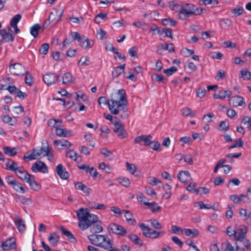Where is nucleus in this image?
Segmentation results:
<instances>
[{
	"label": "nucleus",
	"mask_w": 251,
	"mask_h": 251,
	"mask_svg": "<svg viewBox=\"0 0 251 251\" xmlns=\"http://www.w3.org/2000/svg\"><path fill=\"white\" fill-rule=\"evenodd\" d=\"M98 102L100 105L102 103L107 105L111 113L117 115L120 111H122L123 113L121 114L120 118L125 119L128 117L127 113V100L125 90L121 89L116 92L113 93L109 100L107 99L105 97H100Z\"/></svg>",
	"instance_id": "f257e3e1"
},
{
	"label": "nucleus",
	"mask_w": 251,
	"mask_h": 251,
	"mask_svg": "<svg viewBox=\"0 0 251 251\" xmlns=\"http://www.w3.org/2000/svg\"><path fill=\"white\" fill-rule=\"evenodd\" d=\"M76 215L79 221L78 226L82 230L90 227V230L92 234L102 231L101 222H98V217L96 215L90 214L88 208L78 209L76 211Z\"/></svg>",
	"instance_id": "f03ea898"
},
{
	"label": "nucleus",
	"mask_w": 251,
	"mask_h": 251,
	"mask_svg": "<svg viewBox=\"0 0 251 251\" xmlns=\"http://www.w3.org/2000/svg\"><path fill=\"white\" fill-rule=\"evenodd\" d=\"M14 172L17 176L23 181L29 184L30 188L36 191L41 189V185L35 180L34 176L28 174L23 167L16 168Z\"/></svg>",
	"instance_id": "7ed1b4c3"
},
{
	"label": "nucleus",
	"mask_w": 251,
	"mask_h": 251,
	"mask_svg": "<svg viewBox=\"0 0 251 251\" xmlns=\"http://www.w3.org/2000/svg\"><path fill=\"white\" fill-rule=\"evenodd\" d=\"M203 12L201 8H197L192 3H185L180 5V9L178 14L179 18L184 20L192 15H199Z\"/></svg>",
	"instance_id": "20e7f679"
},
{
	"label": "nucleus",
	"mask_w": 251,
	"mask_h": 251,
	"mask_svg": "<svg viewBox=\"0 0 251 251\" xmlns=\"http://www.w3.org/2000/svg\"><path fill=\"white\" fill-rule=\"evenodd\" d=\"M31 153L28 154V152H26L24 156V159H27L28 161L34 160L40 155L43 156H49L50 153V148L48 147L46 149L44 147H41L40 149L34 148L30 151Z\"/></svg>",
	"instance_id": "39448f33"
},
{
	"label": "nucleus",
	"mask_w": 251,
	"mask_h": 251,
	"mask_svg": "<svg viewBox=\"0 0 251 251\" xmlns=\"http://www.w3.org/2000/svg\"><path fill=\"white\" fill-rule=\"evenodd\" d=\"M9 71L13 75H23L25 74V68L20 63H16L10 65Z\"/></svg>",
	"instance_id": "423d86ee"
},
{
	"label": "nucleus",
	"mask_w": 251,
	"mask_h": 251,
	"mask_svg": "<svg viewBox=\"0 0 251 251\" xmlns=\"http://www.w3.org/2000/svg\"><path fill=\"white\" fill-rule=\"evenodd\" d=\"M108 230L113 233L123 236L126 234V230L121 226L116 223H112L108 226Z\"/></svg>",
	"instance_id": "0eeeda50"
},
{
	"label": "nucleus",
	"mask_w": 251,
	"mask_h": 251,
	"mask_svg": "<svg viewBox=\"0 0 251 251\" xmlns=\"http://www.w3.org/2000/svg\"><path fill=\"white\" fill-rule=\"evenodd\" d=\"M229 103L231 107H237L238 106L245 107V106L244 98L238 95L231 97L229 99Z\"/></svg>",
	"instance_id": "6e6552de"
},
{
	"label": "nucleus",
	"mask_w": 251,
	"mask_h": 251,
	"mask_svg": "<svg viewBox=\"0 0 251 251\" xmlns=\"http://www.w3.org/2000/svg\"><path fill=\"white\" fill-rule=\"evenodd\" d=\"M59 75L52 73H48L43 76V81L48 86L56 82L59 79Z\"/></svg>",
	"instance_id": "1a4fd4ad"
},
{
	"label": "nucleus",
	"mask_w": 251,
	"mask_h": 251,
	"mask_svg": "<svg viewBox=\"0 0 251 251\" xmlns=\"http://www.w3.org/2000/svg\"><path fill=\"white\" fill-rule=\"evenodd\" d=\"M31 170L33 172H40L43 173H46L48 172V167L46 165L41 161L38 160L34 163Z\"/></svg>",
	"instance_id": "9d476101"
},
{
	"label": "nucleus",
	"mask_w": 251,
	"mask_h": 251,
	"mask_svg": "<svg viewBox=\"0 0 251 251\" xmlns=\"http://www.w3.org/2000/svg\"><path fill=\"white\" fill-rule=\"evenodd\" d=\"M0 42L4 41L5 42H12L14 41L15 33H10L5 29H0Z\"/></svg>",
	"instance_id": "9b49d317"
},
{
	"label": "nucleus",
	"mask_w": 251,
	"mask_h": 251,
	"mask_svg": "<svg viewBox=\"0 0 251 251\" xmlns=\"http://www.w3.org/2000/svg\"><path fill=\"white\" fill-rule=\"evenodd\" d=\"M114 131L122 139H123L127 136V133L124 128V126L122 123L115 124Z\"/></svg>",
	"instance_id": "f8f14e48"
},
{
	"label": "nucleus",
	"mask_w": 251,
	"mask_h": 251,
	"mask_svg": "<svg viewBox=\"0 0 251 251\" xmlns=\"http://www.w3.org/2000/svg\"><path fill=\"white\" fill-rule=\"evenodd\" d=\"M78 168L80 170H83L86 174H89L92 176L95 179L97 176L99 174L97 169L94 167H90L85 165H81L78 166Z\"/></svg>",
	"instance_id": "ddd939ff"
},
{
	"label": "nucleus",
	"mask_w": 251,
	"mask_h": 251,
	"mask_svg": "<svg viewBox=\"0 0 251 251\" xmlns=\"http://www.w3.org/2000/svg\"><path fill=\"white\" fill-rule=\"evenodd\" d=\"M16 247L15 239L13 238H10L8 240L1 243V247L4 251L14 249Z\"/></svg>",
	"instance_id": "4468645a"
},
{
	"label": "nucleus",
	"mask_w": 251,
	"mask_h": 251,
	"mask_svg": "<svg viewBox=\"0 0 251 251\" xmlns=\"http://www.w3.org/2000/svg\"><path fill=\"white\" fill-rule=\"evenodd\" d=\"M88 238L90 241L91 244L93 245L99 246L101 242V240L104 239V235H95L92 234V235L88 236Z\"/></svg>",
	"instance_id": "2eb2a0df"
},
{
	"label": "nucleus",
	"mask_w": 251,
	"mask_h": 251,
	"mask_svg": "<svg viewBox=\"0 0 251 251\" xmlns=\"http://www.w3.org/2000/svg\"><path fill=\"white\" fill-rule=\"evenodd\" d=\"M57 174L60 177L63 179H67L69 177V174L66 171L65 168L63 167L62 164H59L56 167Z\"/></svg>",
	"instance_id": "dca6fc26"
},
{
	"label": "nucleus",
	"mask_w": 251,
	"mask_h": 251,
	"mask_svg": "<svg viewBox=\"0 0 251 251\" xmlns=\"http://www.w3.org/2000/svg\"><path fill=\"white\" fill-rule=\"evenodd\" d=\"M63 14V11L60 14H58L57 10H55L54 11L50 13L49 18L52 23H53L54 24H56L61 20Z\"/></svg>",
	"instance_id": "f3484780"
},
{
	"label": "nucleus",
	"mask_w": 251,
	"mask_h": 251,
	"mask_svg": "<svg viewBox=\"0 0 251 251\" xmlns=\"http://www.w3.org/2000/svg\"><path fill=\"white\" fill-rule=\"evenodd\" d=\"M247 230L246 227H240L236 230V236L234 238L237 241L242 240L245 238Z\"/></svg>",
	"instance_id": "a211bd4d"
},
{
	"label": "nucleus",
	"mask_w": 251,
	"mask_h": 251,
	"mask_svg": "<svg viewBox=\"0 0 251 251\" xmlns=\"http://www.w3.org/2000/svg\"><path fill=\"white\" fill-rule=\"evenodd\" d=\"M79 45L83 49L92 48L94 45L93 40H90L85 36H83L82 40L79 42Z\"/></svg>",
	"instance_id": "6ab92c4d"
},
{
	"label": "nucleus",
	"mask_w": 251,
	"mask_h": 251,
	"mask_svg": "<svg viewBox=\"0 0 251 251\" xmlns=\"http://www.w3.org/2000/svg\"><path fill=\"white\" fill-rule=\"evenodd\" d=\"M104 239L101 240L100 244L99 247L102 248L105 250H109L112 248V243L110 238L104 235Z\"/></svg>",
	"instance_id": "aec40b11"
},
{
	"label": "nucleus",
	"mask_w": 251,
	"mask_h": 251,
	"mask_svg": "<svg viewBox=\"0 0 251 251\" xmlns=\"http://www.w3.org/2000/svg\"><path fill=\"white\" fill-rule=\"evenodd\" d=\"M183 233L190 238H196L199 235V231L197 229L185 228L183 229Z\"/></svg>",
	"instance_id": "412c9836"
},
{
	"label": "nucleus",
	"mask_w": 251,
	"mask_h": 251,
	"mask_svg": "<svg viewBox=\"0 0 251 251\" xmlns=\"http://www.w3.org/2000/svg\"><path fill=\"white\" fill-rule=\"evenodd\" d=\"M60 236L56 232L51 233L48 238L50 244L53 247L57 245V243L59 241Z\"/></svg>",
	"instance_id": "4be33fe9"
},
{
	"label": "nucleus",
	"mask_w": 251,
	"mask_h": 251,
	"mask_svg": "<svg viewBox=\"0 0 251 251\" xmlns=\"http://www.w3.org/2000/svg\"><path fill=\"white\" fill-rule=\"evenodd\" d=\"M190 176V173L187 171H182L177 175L178 179L182 182H186Z\"/></svg>",
	"instance_id": "5701e85b"
},
{
	"label": "nucleus",
	"mask_w": 251,
	"mask_h": 251,
	"mask_svg": "<svg viewBox=\"0 0 251 251\" xmlns=\"http://www.w3.org/2000/svg\"><path fill=\"white\" fill-rule=\"evenodd\" d=\"M7 169L15 172L19 167L17 164L11 159H7V162L5 164Z\"/></svg>",
	"instance_id": "b1692460"
},
{
	"label": "nucleus",
	"mask_w": 251,
	"mask_h": 251,
	"mask_svg": "<svg viewBox=\"0 0 251 251\" xmlns=\"http://www.w3.org/2000/svg\"><path fill=\"white\" fill-rule=\"evenodd\" d=\"M15 222L16 227L20 232H23L25 230V225L24 221L22 219L18 217L16 218Z\"/></svg>",
	"instance_id": "393cba45"
},
{
	"label": "nucleus",
	"mask_w": 251,
	"mask_h": 251,
	"mask_svg": "<svg viewBox=\"0 0 251 251\" xmlns=\"http://www.w3.org/2000/svg\"><path fill=\"white\" fill-rule=\"evenodd\" d=\"M2 121L4 123L9 124L11 126H14L17 123L15 117H10L7 115L3 116Z\"/></svg>",
	"instance_id": "a878e982"
},
{
	"label": "nucleus",
	"mask_w": 251,
	"mask_h": 251,
	"mask_svg": "<svg viewBox=\"0 0 251 251\" xmlns=\"http://www.w3.org/2000/svg\"><path fill=\"white\" fill-rule=\"evenodd\" d=\"M123 212L125 213V216L127 222L130 223L131 225L134 226L136 223V221L135 219L133 218V215L132 213L128 210H123Z\"/></svg>",
	"instance_id": "bb28decb"
},
{
	"label": "nucleus",
	"mask_w": 251,
	"mask_h": 251,
	"mask_svg": "<svg viewBox=\"0 0 251 251\" xmlns=\"http://www.w3.org/2000/svg\"><path fill=\"white\" fill-rule=\"evenodd\" d=\"M60 230L62 233L67 237L68 239L71 242H75L76 241V239L74 236V235L72 234V233L69 230H66L63 226L60 227Z\"/></svg>",
	"instance_id": "cd10ccee"
},
{
	"label": "nucleus",
	"mask_w": 251,
	"mask_h": 251,
	"mask_svg": "<svg viewBox=\"0 0 251 251\" xmlns=\"http://www.w3.org/2000/svg\"><path fill=\"white\" fill-rule=\"evenodd\" d=\"M63 83L65 84H70L74 81L73 77L71 74L67 73L64 74L62 77Z\"/></svg>",
	"instance_id": "c85d7f7f"
},
{
	"label": "nucleus",
	"mask_w": 251,
	"mask_h": 251,
	"mask_svg": "<svg viewBox=\"0 0 251 251\" xmlns=\"http://www.w3.org/2000/svg\"><path fill=\"white\" fill-rule=\"evenodd\" d=\"M11 186H12V187L17 192H20L22 194H24L25 192V188L17 180L12 184Z\"/></svg>",
	"instance_id": "c756f323"
},
{
	"label": "nucleus",
	"mask_w": 251,
	"mask_h": 251,
	"mask_svg": "<svg viewBox=\"0 0 251 251\" xmlns=\"http://www.w3.org/2000/svg\"><path fill=\"white\" fill-rule=\"evenodd\" d=\"M128 237L135 244L139 245L140 247L143 245L142 241L136 235L130 234L128 235Z\"/></svg>",
	"instance_id": "7c9ffc66"
},
{
	"label": "nucleus",
	"mask_w": 251,
	"mask_h": 251,
	"mask_svg": "<svg viewBox=\"0 0 251 251\" xmlns=\"http://www.w3.org/2000/svg\"><path fill=\"white\" fill-rule=\"evenodd\" d=\"M4 153L5 154L8 155L10 156H15L17 152L16 151L15 148H11L10 147H5L3 148Z\"/></svg>",
	"instance_id": "2f4dec72"
},
{
	"label": "nucleus",
	"mask_w": 251,
	"mask_h": 251,
	"mask_svg": "<svg viewBox=\"0 0 251 251\" xmlns=\"http://www.w3.org/2000/svg\"><path fill=\"white\" fill-rule=\"evenodd\" d=\"M53 144L55 145L60 144L62 147L67 148H69L72 146V144L70 142L64 139L54 140Z\"/></svg>",
	"instance_id": "473e14b6"
},
{
	"label": "nucleus",
	"mask_w": 251,
	"mask_h": 251,
	"mask_svg": "<svg viewBox=\"0 0 251 251\" xmlns=\"http://www.w3.org/2000/svg\"><path fill=\"white\" fill-rule=\"evenodd\" d=\"M41 26L39 24H36L30 27V34L34 37H36L39 34Z\"/></svg>",
	"instance_id": "72a5a7b5"
},
{
	"label": "nucleus",
	"mask_w": 251,
	"mask_h": 251,
	"mask_svg": "<svg viewBox=\"0 0 251 251\" xmlns=\"http://www.w3.org/2000/svg\"><path fill=\"white\" fill-rule=\"evenodd\" d=\"M152 79L157 82H162L164 84H166L167 82V79L164 78L162 75L154 74L151 76Z\"/></svg>",
	"instance_id": "f704fd0d"
},
{
	"label": "nucleus",
	"mask_w": 251,
	"mask_h": 251,
	"mask_svg": "<svg viewBox=\"0 0 251 251\" xmlns=\"http://www.w3.org/2000/svg\"><path fill=\"white\" fill-rule=\"evenodd\" d=\"M62 121L58 119H50L48 121V124L49 126L54 127L56 128V127L61 126Z\"/></svg>",
	"instance_id": "c9c22d12"
},
{
	"label": "nucleus",
	"mask_w": 251,
	"mask_h": 251,
	"mask_svg": "<svg viewBox=\"0 0 251 251\" xmlns=\"http://www.w3.org/2000/svg\"><path fill=\"white\" fill-rule=\"evenodd\" d=\"M181 112L182 115L185 116H189L193 117L195 116V113L193 111L188 107H185L181 110Z\"/></svg>",
	"instance_id": "e433bc0d"
},
{
	"label": "nucleus",
	"mask_w": 251,
	"mask_h": 251,
	"mask_svg": "<svg viewBox=\"0 0 251 251\" xmlns=\"http://www.w3.org/2000/svg\"><path fill=\"white\" fill-rule=\"evenodd\" d=\"M91 63V62L89 57L83 56L78 62V65L88 66Z\"/></svg>",
	"instance_id": "4c0bfd02"
},
{
	"label": "nucleus",
	"mask_w": 251,
	"mask_h": 251,
	"mask_svg": "<svg viewBox=\"0 0 251 251\" xmlns=\"http://www.w3.org/2000/svg\"><path fill=\"white\" fill-rule=\"evenodd\" d=\"M222 248L224 251H234V247L228 241L224 242L222 244Z\"/></svg>",
	"instance_id": "58836bf2"
},
{
	"label": "nucleus",
	"mask_w": 251,
	"mask_h": 251,
	"mask_svg": "<svg viewBox=\"0 0 251 251\" xmlns=\"http://www.w3.org/2000/svg\"><path fill=\"white\" fill-rule=\"evenodd\" d=\"M231 95V92L229 90H221L219 92V97L220 99L224 100L226 97H229Z\"/></svg>",
	"instance_id": "ea45409f"
},
{
	"label": "nucleus",
	"mask_w": 251,
	"mask_h": 251,
	"mask_svg": "<svg viewBox=\"0 0 251 251\" xmlns=\"http://www.w3.org/2000/svg\"><path fill=\"white\" fill-rule=\"evenodd\" d=\"M25 74V83L29 86H31L34 82L33 78L32 75L28 72H26Z\"/></svg>",
	"instance_id": "a19ab883"
},
{
	"label": "nucleus",
	"mask_w": 251,
	"mask_h": 251,
	"mask_svg": "<svg viewBox=\"0 0 251 251\" xmlns=\"http://www.w3.org/2000/svg\"><path fill=\"white\" fill-rule=\"evenodd\" d=\"M194 53V50H190L187 48H183L181 50V54L184 57H188Z\"/></svg>",
	"instance_id": "79ce46f5"
},
{
	"label": "nucleus",
	"mask_w": 251,
	"mask_h": 251,
	"mask_svg": "<svg viewBox=\"0 0 251 251\" xmlns=\"http://www.w3.org/2000/svg\"><path fill=\"white\" fill-rule=\"evenodd\" d=\"M191 143V138L189 136H185L181 137L179 141V143L181 146H183L184 144H190Z\"/></svg>",
	"instance_id": "37998d69"
},
{
	"label": "nucleus",
	"mask_w": 251,
	"mask_h": 251,
	"mask_svg": "<svg viewBox=\"0 0 251 251\" xmlns=\"http://www.w3.org/2000/svg\"><path fill=\"white\" fill-rule=\"evenodd\" d=\"M176 23V21L174 19L171 18H165L162 20V23L164 25H170L172 26H175Z\"/></svg>",
	"instance_id": "c03bdc74"
},
{
	"label": "nucleus",
	"mask_w": 251,
	"mask_h": 251,
	"mask_svg": "<svg viewBox=\"0 0 251 251\" xmlns=\"http://www.w3.org/2000/svg\"><path fill=\"white\" fill-rule=\"evenodd\" d=\"M164 234H165V232L163 231L159 232V231H157L156 230H153L151 229V232L150 234L149 238H151L152 239H155Z\"/></svg>",
	"instance_id": "a18cd8bd"
},
{
	"label": "nucleus",
	"mask_w": 251,
	"mask_h": 251,
	"mask_svg": "<svg viewBox=\"0 0 251 251\" xmlns=\"http://www.w3.org/2000/svg\"><path fill=\"white\" fill-rule=\"evenodd\" d=\"M138 199L139 202L141 203H143L145 205L147 206L148 205H151L153 203H150L146 201L147 198L142 194L140 193L138 196Z\"/></svg>",
	"instance_id": "49530a36"
},
{
	"label": "nucleus",
	"mask_w": 251,
	"mask_h": 251,
	"mask_svg": "<svg viewBox=\"0 0 251 251\" xmlns=\"http://www.w3.org/2000/svg\"><path fill=\"white\" fill-rule=\"evenodd\" d=\"M49 49V45L48 43H44L42 44L39 49V52L40 54L44 55L47 54L48 52Z\"/></svg>",
	"instance_id": "de8ad7c7"
},
{
	"label": "nucleus",
	"mask_w": 251,
	"mask_h": 251,
	"mask_svg": "<svg viewBox=\"0 0 251 251\" xmlns=\"http://www.w3.org/2000/svg\"><path fill=\"white\" fill-rule=\"evenodd\" d=\"M22 18V16L20 14H17L15 15L10 21V26L17 25L18 22L20 21Z\"/></svg>",
	"instance_id": "09e8293b"
},
{
	"label": "nucleus",
	"mask_w": 251,
	"mask_h": 251,
	"mask_svg": "<svg viewBox=\"0 0 251 251\" xmlns=\"http://www.w3.org/2000/svg\"><path fill=\"white\" fill-rule=\"evenodd\" d=\"M17 198L22 203L25 204H28L32 202L30 198H25L24 196L17 195Z\"/></svg>",
	"instance_id": "8fccbe9b"
},
{
	"label": "nucleus",
	"mask_w": 251,
	"mask_h": 251,
	"mask_svg": "<svg viewBox=\"0 0 251 251\" xmlns=\"http://www.w3.org/2000/svg\"><path fill=\"white\" fill-rule=\"evenodd\" d=\"M151 203H153L151 205H148L147 206L152 212H155L156 211L161 209V207L158 205L156 202H151Z\"/></svg>",
	"instance_id": "3c124183"
},
{
	"label": "nucleus",
	"mask_w": 251,
	"mask_h": 251,
	"mask_svg": "<svg viewBox=\"0 0 251 251\" xmlns=\"http://www.w3.org/2000/svg\"><path fill=\"white\" fill-rule=\"evenodd\" d=\"M127 170L131 174H134L136 171L135 166L133 164H130L128 162L126 163Z\"/></svg>",
	"instance_id": "603ef678"
},
{
	"label": "nucleus",
	"mask_w": 251,
	"mask_h": 251,
	"mask_svg": "<svg viewBox=\"0 0 251 251\" xmlns=\"http://www.w3.org/2000/svg\"><path fill=\"white\" fill-rule=\"evenodd\" d=\"M107 17V14L103 13H100L97 15L94 20L96 24H100L101 21L100 19L103 20Z\"/></svg>",
	"instance_id": "864d4df0"
},
{
	"label": "nucleus",
	"mask_w": 251,
	"mask_h": 251,
	"mask_svg": "<svg viewBox=\"0 0 251 251\" xmlns=\"http://www.w3.org/2000/svg\"><path fill=\"white\" fill-rule=\"evenodd\" d=\"M177 69L176 67L173 66L169 69L164 70L163 72L167 76H170L172 75L174 73H176L177 71Z\"/></svg>",
	"instance_id": "5fc2aeb1"
},
{
	"label": "nucleus",
	"mask_w": 251,
	"mask_h": 251,
	"mask_svg": "<svg viewBox=\"0 0 251 251\" xmlns=\"http://www.w3.org/2000/svg\"><path fill=\"white\" fill-rule=\"evenodd\" d=\"M244 11V9L242 7L238 6L232 10V13L235 15V16L237 17L241 15Z\"/></svg>",
	"instance_id": "6e6d98bb"
},
{
	"label": "nucleus",
	"mask_w": 251,
	"mask_h": 251,
	"mask_svg": "<svg viewBox=\"0 0 251 251\" xmlns=\"http://www.w3.org/2000/svg\"><path fill=\"white\" fill-rule=\"evenodd\" d=\"M67 157H69L75 161L77 160V153L74 150H69L66 154Z\"/></svg>",
	"instance_id": "4d7b16f0"
},
{
	"label": "nucleus",
	"mask_w": 251,
	"mask_h": 251,
	"mask_svg": "<svg viewBox=\"0 0 251 251\" xmlns=\"http://www.w3.org/2000/svg\"><path fill=\"white\" fill-rule=\"evenodd\" d=\"M119 182L123 186L128 187L130 184L129 179L126 177L119 178L118 179Z\"/></svg>",
	"instance_id": "13d9d810"
},
{
	"label": "nucleus",
	"mask_w": 251,
	"mask_h": 251,
	"mask_svg": "<svg viewBox=\"0 0 251 251\" xmlns=\"http://www.w3.org/2000/svg\"><path fill=\"white\" fill-rule=\"evenodd\" d=\"M148 182L152 185H156L161 181L155 177L150 176L148 178Z\"/></svg>",
	"instance_id": "bf43d9fd"
},
{
	"label": "nucleus",
	"mask_w": 251,
	"mask_h": 251,
	"mask_svg": "<svg viewBox=\"0 0 251 251\" xmlns=\"http://www.w3.org/2000/svg\"><path fill=\"white\" fill-rule=\"evenodd\" d=\"M152 137L151 135H148L145 137L144 136V138H143L144 144H143V145L145 146H150L152 143V142L151 141V139H152Z\"/></svg>",
	"instance_id": "052dcab7"
},
{
	"label": "nucleus",
	"mask_w": 251,
	"mask_h": 251,
	"mask_svg": "<svg viewBox=\"0 0 251 251\" xmlns=\"http://www.w3.org/2000/svg\"><path fill=\"white\" fill-rule=\"evenodd\" d=\"M242 77L244 79H250L251 77V73L247 70H242L240 71Z\"/></svg>",
	"instance_id": "680f3d73"
},
{
	"label": "nucleus",
	"mask_w": 251,
	"mask_h": 251,
	"mask_svg": "<svg viewBox=\"0 0 251 251\" xmlns=\"http://www.w3.org/2000/svg\"><path fill=\"white\" fill-rule=\"evenodd\" d=\"M151 226L155 229H160L162 227L160 223L156 219H151Z\"/></svg>",
	"instance_id": "e2e57ef3"
},
{
	"label": "nucleus",
	"mask_w": 251,
	"mask_h": 251,
	"mask_svg": "<svg viewBox=\"0 0 251 251\" xmlns=\"http://www.w3.org/2000/svg\"><path fill=\"white\" fill-rule=\"evenodd\" d=\"M160 33H165L166 37H169L171 39H173L172 37V31L170 28H163L161 31H158Z\"/></svg>",
	"instance_id": "0e129e2a"
},
{
	"label": "nucleus",
	"mask_w": 251,
	"mask_h": 251,
	"mask_svg": "<svg viewBox=\"0 0 251 251\" xmlns=\"http://www.w3.org/2000/svg\"><path fill=\"white\" fill-rule=\"evenodd\" d=\"M243 142L241 138H239L238 141H236L235 143L231 145L229 147V149H232L236 147H242L243 146Z\"/></svg>",
	"instance_id": "69168bd1"
},
{
	"label": "nucleus",
	"mask_w": 251,
	"mask_h": 251,
	"mask_svg": "<svg viewBox=\"0 0 251 251\" xmlns=\"http://www.w3.org/2000/svg\"><path fill=\"white\" fill-rule=\"evenodd\" d=\"M122 73H123V71L117 66L114 68L113 71H112V75L113 77H117Z\"/></svg>",
	"instance_id": "338daca9"
},
{
	"label": "nucleus",
	"mask_w": 251,
	"mask_h": 251,
	"mask_svg": "<svg viewBox=\"0 0 251 251\" xmlns=\"http://www.w3.org/2000/svg\"><path fill=\"white\" fill-rule=\"evenodd\" d=\"M211 118H213L214 119H216V117L213 113H209L203 116V119L205 120L207 122H211L213 121V120L211 119Z\"/></svg>",
	"instance_id": "774afa93"
}]
</instances>
